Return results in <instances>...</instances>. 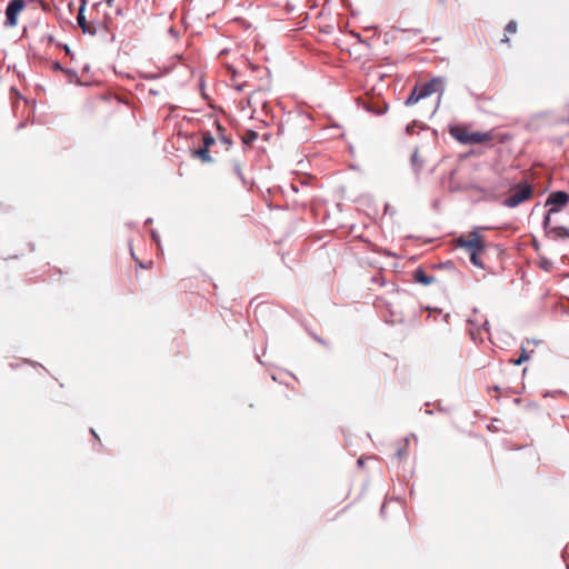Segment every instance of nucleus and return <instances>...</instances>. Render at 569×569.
Returning a JSON list of instances; mask_svg holds the SVG:
<instances>
[{"instance_id": "19", "label": "nucleus", "mask_w": 569, "mask_h": 569, "mask_svg": "<svg viewBox=\"0 0 569 569\" xmlns=\"http://www.w3.org/2000/svg\"><path fill=\"white\" fill-rule=\"evenodd\" d=\"M551 231L558 237V238H569V229L563 226L553 227Z\"/></svg>"}, {"instance_id": "3", "label": "nucleus", "mask_w": 569, "mask_h": 569, "mask_svg": "<svg viewBox=\"0 0 569 569\" xmlns=\"http://www.w3.org/2000/svg\"><path fill=\"white\" fill-rule=\"evenodd\" d=\"M438 81L436 79L430 80L422 84H417L411 90L410 94L405 101L406 106H413L419 100L429 97L437 90Z\"/></svg>"}, {"instance_id": "29", "label": "nucleus", "mask_w": 569, "mask_h": 569, "mask_svg": "<svg viewBox=\"0 0 569 569\" xmlns=\"http://www.w3.org/2000/svg\"><path fill=\"white\" fill-rule=\"evenodd\" d=\"M409 32H412L415 34H419L421 31L419 29H410Z\"/></svg>"}, {"instance_id": "22", "label": "nucleus", "mask_w": 569, "mask_h": 569, "mask_svg": "<svg viewBox=\"0 0 569 569\" xmlns=\"http://www.w3.org/2000/svg\"><path fill=\"white\" fill-rule=\"evenodd\" d=\"M63 72L66 73L70 82L78 81V74L74 70L64 68Z\"/></svg>"}, {"instance_id": "21", "label": "nucleus", "mask_w": 569, "mask_h": 569, "mask_svg": "<svg viewBox=\"0 0 569 569\" xmlns=\"http://www.w3.org/2000/svg\"><path fill=\"white\" fill-rule=\"evenodd\" d=\"M528 359H529V355L527 353L526 349H522L520 357L516 360H511V362L515 366H520L523 361H527Z\"/></svg>"}, {"instance_id": "17", "label": "nucleus", "mask_w": 569, "mask_h": 569, "mask_svg": "<svg viewBox=\"0 0 569 569\" xmlns=\"http://www.w3.org/2000/svg\"><path fill=\"white\" fill-rule=\"evenodd\" d=\"M237 71L234 69H232V78H231V81H232V87L238 90V91H243L244 88L248 86L246 81H238L237 80Z\"/></svg>"}, {"instance_id": "8", "label": "nucleus", "mask_w": 569, "mask_h": 569, "mask_svg": "<svg viewBox=\"0 0 569 569\" xmlns=\"http://www.w3.org/2000/svg\"><path fill=\"white\" fill-rule=\"evenodd\" d=\"M413 280L423 286H429L436 281V278L428 274L422 268H417L413 271Z\"/></svg>"}, {"instance_id": "31", "label": "nucleus", "mask_w": 569, "mask_h": 569, "mask_svg": "<svg viewBox=\"0 0 569 569\" xmlns=\"http://www.w3.org/2000/svg\"><path fill=\"white\" fill-rule=\"evenodd\" d=\"M150 93H152V94H157V91L151 89V90H150Z\"/></svg>"}, {"instance_id": "25", "label": "nucleus", "mask_w": 569, "mask_h": 569, "mask_svg": "<svg viewBox=\"0 0 569 569\" xmlns=\"http://www.w3.org/2000/svg\"><path fill=\"white\" fill-rule=\"evenodd\" d=\"M52 69L56 70V71H62L64 70V68L61 66V63L59 61H54L52 63Z\"/></svg>"}, {"instance_id": "32", "label": "nucleus", "mask_w": 569, "mask_h": 569, "mask_svg": "<svg viewBox=\"0 0 569 569\" xmlns=\"http://www.w3.org/2000/svg\"><path fill=\"white\" fill-rule=\"evenodd\" d=\"M493 390H495V391H498V390H499V387H498V386H495V387H493Z\"/></svg>"}, {"instance_id": "10", "label": "nucleus", "mask_w": 569, "mask_h": 569, "mask_svg": "<svg viewBox=\"0 0 569 569\" xmlns=\"http://www.w3.org/2000/svg\"><path fill=\"white\" fill-rule=\"evenodd\" d=\"M468 322L475 328L480 329L483 328L488 331V320L483 318V316L478 315L477 310H473V317L468 319Z\"/></svg>"}, {"instance_id": "30", "label": "nucleus", "mask_w": 569, "mask_h": 569, "mask_svg": "<svg viewBox=\"0 0 569 569\" xmlns=\"http://www.w3.org/2000/svg\"><path fill=\"white\" fill-rule=\"evenodd\" d=\"M90 432L92 433V436H93L94 438H97V439H98V435L96 433V431H94L93 429H90Z\"/></svg>"}, {"instance_id": "15", "label": "nucleus", "mask_w": 569, "mask_h": 569, "mask_svg": "<svg viewBox=\"0 0 569 569\" xmlns=\"http://www.w3.org/2000/svg\"><path fill=\"white\" fill-rule=\"evenodd\" d=\"M505 37L501 39V42L503 43H509L510 40H509V37L508 34H513L517 32V22L511 20L507 23L506 28H505Z\"/></svg>"}, {"instance_id": "9", "label": "nucleus", "mask_w": 569, "mask_h": 569, "mask_svg": "<svg viewBox=\"0 0 569 569\" xmlns=\"http://www.w3.org/2000/svg\"><path fill=\"white\" fill-rule=\"evenodd\" d=\"M408 449H409V441H408V439L401 440L397 445L396 451L393 453V458L397 459L398 461L405 460L408 457V455H409Z\"/></svg>"}, {"instance_id": "6", "label": "nucleus", "mask_w": 569, "mask_h": 569, "mask_svg": "<svg viewBox=\"0 0 569 569\" xmlns=\"http://www.w3.org/2000/svg\"><path fill=\"white\" fill-rule=\"evenodd\" d=\"M26 7L24 0H11L6 8V27H16L18 23V16Z\"/></svg>"}, {"instance_id": "18", "label": "nucleus", "mask_w": 569, "mask_h": 569, "mask_svg": "<svg viewBox=\"0 0 569 569\" xmlns=\"http://www.w3.org/2000/svg\"><path fill=\"white\" fill-rule=\"evenodd\" d=\"M258 139V133L253 130H247L242 137L243 144H251Z\"/></svg>"}, {"instance_id": "23", "label": "nucleus", "mask_w": 569, "mask_h": 569, "mask_svg": "<svg viewBox=\"0 0 569 569\" xmlns=\"http://www.w3.org/2000/svg\"><path fill=\"white\" fill-rule=\"evenodd\" d=\"M553 213H549V210L547 211V213L545 214V218H543V221H542V226H543V229L547 230L550 226V222H551V216Z\"/></svg>"}, {"instance_id": "14", "label": "nucleus", "mask_w": 569, "mask_h": 569, "mask_svg": "<svg viewBox=\"0 0 569 569\" xmlns=\"http://www.w3.org/2000/svg\"><path fill=\"white\" fill-rule=\"evenodd\" d=\"M83 11H84V3L80 7L79 12H78V17H77L78 24L84 33H87V32L91 33V30H90L89 26L87 24Z\"/></svg>"}, {"instance_id": "20", "label": "nucleus", "mask_w": 569, "mask_h": 569, "mask_svg": "<svg viewBox=\"0 0 569 569\" xmlns=\"http://www.w3.org/2000/svg\"><path fill=\"white\" fill-rule=\"evenodd\" d=\"M233 171L234 173L237 174V177L244 183V177H243V173H242V169H241V163L238 162V161H234L233 162Z\"/></svg>"}, {"instance_id": "27", "label": "nucleus", "mask_w": 569, "mask_h": 569, "mask_svg": "<svg viewBox=\"0 0 569 569\" xmlns=\"http://www.w3.org/2000/svg\"><path fill=\"white\" fill-rule=\"evenodd\" d=\"M312 338H313L316 341H318L319 343H321V345H323V346H327V342H326L322 338H320L319 336H317V335H312Z\"/></svg>"}, {"instance_id": "33", "label": "nucleus", "mask_w": 569, "mask_h": 569, "mask_svg": "<svg viewBox=\"0 0 569 569\" xmlns=\"http://www.w3.org/2000/svg\"><path fill=\"white\" fill-rule=\"evenodd\" d=\"M139 266H140L141 268H147V266H144L143 263H139Z\"/></svg>"}, {"instance_id": "28", "label": "nucleus", "mask_w": 569, "mask_h": 569, "mask_svg": "<svg viewBox=\"0 0 569 569\" xmlns=\"http://www.w3.org/2000/svg\"><path fill=\"white\" fill-rule=\"evenodd\" d=\"M63 49H64V51H66V53H67V54H69V56L71 54V50H70V48H69V46H68V44H64V46H63Z\"/></svg>"}, {"instance_id": "16", "label": "nucleus", "mask_w": 569, "mask_h": 569, "mask_svg": "<svg viewBox=\"0 0 569 569\" xmlns=\"http://www.w3.org/2000/svg\"><path fill=\"white\" fill-rule=\"evenodd\" d=\"M483 250H475L472 252H469V258H470V262L475 266V267H478V268H481L483 269L485 268V264L483 262L481 261L479 254L482 252Z\"/></svg>"}, {"instance_id": "12", "label": "nucleus", "mask_w": 569, "mask_h": 569, "mask_svg": "<svg viewBox=\"0 0 569 569\" xmlns=\"http://www.w3.org/2000/svg\"><path fill=\"white\" fill-rule=\"evenodd\" d=\"M411 168L415 171L416 174H419L423 168V159L419 156L418 149H416L411 154Z\"/></svg>"}, {"instance_id": "11", "label": "nucleus", "mask_w": 569, "mask_h": 569, "mask_svg": "<svg viewBox=\"0 0 569 569\" xmlns=\"http://www.w3.org/2000/svg\"><path fill=\"white\" fill-rule=\"evenodd\" d=\"M191 156L193 158L200 159L203 163H210L213 161L212 157L210 156V150L203 147L192 150Z\"/></svg>"}, {"instance_id": "1", "label": "nucleus", "mask_w": 569, "mask_h": 569, "mask_svg": "<svg viewBox=\"0 0 569 569\" xmlns=\"http://www.w3.org/2000/svg\"><path fill=\"white\" fill-rule=\"evenodd\" d=\"M503 187H508L510 194L505 198L501 204L506 208H516L521 203L530 200L535 194V188L528 180H521L512 184L508 179L501 181Z\"/></svg>"}, {"instance_id": "7", "label": "nucleus", "mask_w": 569, "mask_h": 569, "mask_svg": "<svg viewBox=\"0 0 569 569\" xmlns=\"http://www.w3.org/2000/svg\"><path fill=\"white\" fill-rule=\"evenodd\" d=\"M216 130L217 146L219 144L223 150L228 151L233 144L231 138L226 134V129L219 122H216Z\"/></svg>"}, {"instance_id": "24", "label": "nucleus", "mask_w": 569, "mask_h": 569, "mask_svg": "<svg viewBox=\"0 0 569 569\" xmlns=\"http://www.w3.org/2000/svg\"><path fill=\"white\" fill-rule=\"evenodd\" d=\"M417 121H413L412 123L407 124L406 127V134H413L415 133V127Z\"/></svg>"}, {"instance_id": "2", "label": "nucleus", "mask_w": 569, "mask_h": 569, "mask_svg": "<svg viewBox=\"0 0 569 569\" xmlns=\"http://www.w3.org/2000/svg\"><path fill=\"white\" fill-rule=\"evenodd\" d=\"M450 136L462 144H480L488 142L492 139L491 132L475 131L470 132L463 126H452L449 129Z\"/></svg>"}, {"instance_id": "13", "label": "nucleus", "mask_w": 569, "mask_h": 569, "mask_svg": "<svg viewBox=\"0 0 569 569\" xmlns=\"http://www.w3.org/2000/svg\"><path fill=\"white\" fill-rule=\"evenodd\" d=\"M217 146V139L210 131L202 132V147L210 150Z\"/></svg>"}, {"instance_id": "4", "label": "nucleus", "mask_w": 569, "mask_h": 569, "mask_svg": "<svg viewBox=\"0 0 569 569\" xmlns=\"http://www.w3.org/2000/svg\"><path fill=\"white\" fill-rule=\"evenodd\" d=\"M456 243L457 247L466 249L468 253L475 250H485L486 248L482 236L476 229L470 231L467 236L459 237Z\"/></svg>"}, {"instance_id": "5", "label": "nucleus", "mask_w": 569, "mask_h": 569, "mask_svg": "<svg viewBox=\"0 0 569 569\" xmlns=\"http://www.w3.org/2000/svg\"><path fill=\"white\" fill-rule=\"evenodd\" d=\"M569 203V194L558 190L549 193L545 206L549 208V213L560 212Z\"/></svg>"}, {"instance_id": "26", "label": "nucleus", "mask_w": 569, "mask_h": 569, "mask_svg": "<svg viewBox=\"0 0 569 569\" xmlns=\"http://www.w3.org/2000/svg\"><path fill=\"white\" fill-rule=\"evenodd\" d=\"M369 110H370V111H372L373 113H376V114H379V116H380V114L386 113V111H387V107L381 108V109H378V110H373V109H369Z\"/></svg>"}]
</instances>
